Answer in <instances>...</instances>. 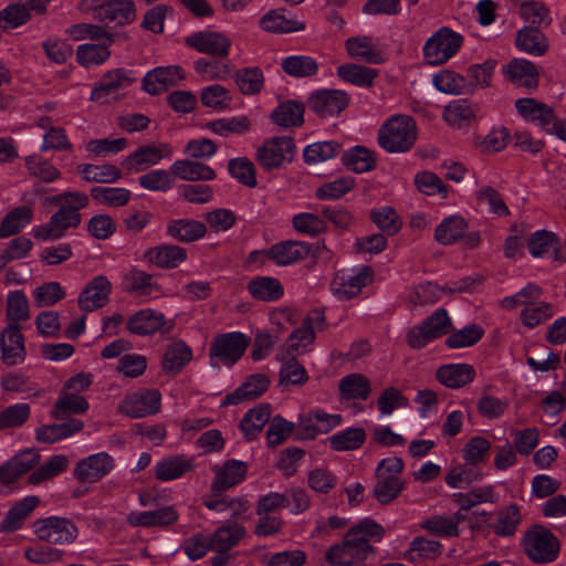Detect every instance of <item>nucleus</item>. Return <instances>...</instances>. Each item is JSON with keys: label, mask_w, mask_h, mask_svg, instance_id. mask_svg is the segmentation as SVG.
<instances>
[{"label": "nucleus", "mask_w": 566, "mask_h": 566, "mask_svg": "<svg viewBox=\"0 0 566 566\" xmlns=\"http://www.w3.org/2000/svg\"><path fill=\"white\" fill-rule=\"evenodd\" d=\"M264 253L276 265L286 266L306 259L311 253V247L302 241L287 240L273 244Z\"/></svg>", "instance_id": "obj_24"}, {"label": "nucleus", "mask_w": 566, "mask_h": 566, "mask_svg": "<svg viewBox=\"0 0 566 566\" xmlns=\"http://www.w3.org/2000/svg\"><path fill=\"white\" fill-rule=\"evenodd\" d=\"M161 395L158 390L142 389L129 394L119 405V411L130 418H144L157 413Z\"/></svg>", "instance_id": "obj_12"}, {"label": "nucleus", "mask_w": 566, "mask_h": 566, "mask_svg": "<svg viewBox=\"0 0 566 566\" xmlns=\"http://www.w3.org/2000/svg\"><path fill=\"white\" fill-rule=\"evenodd\" d=\"M510 80L530 90L538 86V70L534 63L525 59H514L507 65Z\"/></svg>", "instance_id": "obj_36"}, {"label": "nucleus", "mask_w": 566, "mask_h": 566, "mask_svg": "<svg viewBox=\"0 0 566 566\" xmlns=\"http://www.w3.org/2000/svg\"><path fill=\"white\" fill-rule=\"evenodd\" d=\"M65 33L74 41H83L85 39H90L92 41H102L107 44H113L116 42L123 43L130 39L128 32L119 31L113 32L106 25L102 23H76L70 25Z\"/></svg>", "instance_id": "obj_17"}, {"label": "nucleus", "mask_w": 566, "mask_h": 566, "mask_svg": "<svg viewBox=\"0 0 566 566\" xmlns=\"http://www.w3.org/2000/svg\"><path fill=\"white\" fill-rule=\"evenodd\" d=\"M296 146L290 136H276L266 139L258 149L256 160L260 166L271 171L283 166L284 161L291 163L294 159Z\"/></svg>", "instance_id": "obj_8"}, {"label": "nucleus", "mask_w": 566, "mask_h": 566, "mask_svg": "<svg viewBox=\"0 0 566 566\" xmlns=\"http://www.w3.org/2000/svg\"><path fill=\"white\" fill-rule=\"evenodd\" d=\"M109 45L111 44H107L106 42L99 44L86 43L78 45L76 49V60L85 67L103 64L111 56V51L108 49Z\"/></svg>", "instance_id": "obj_56"}, {"label": "nucleus", "mask_w": 566, "mask_h": 566, "mask_svg": "<svg viewBox=\"0 0 566 566\" xmlns=\"http://www.w3.org/2000/svg\"><path fill=\"white\" fill-rule=\"evenodd\" d=\"M373 490L375 499L380 504H389L395 501L405 489L406 482L394 474H379Z\"/></svg>", "instance_id": "obj_39"}, {"label": "nucleus", "mask_w": 566, "mask_h": 566, "mask_svg": "<svg viewBox=\"0 0 566 566\" xmlns=\"http://www.w3.org/2000/svg\"><path fill=\"white\" fill-rule=\"evenodd\" d=\"M172 148L169 144L147 145L137 148L129 154L122 163L127 170L140 171L158 164L163 158H169Z\"/></svg>", "instance_id": "obj_19"}, {"label": "nucleus", "mask_w": 566, "mask_h": 566, "mask_svg": "<svg viewBox=\"0 0 566 566\" xmlns=\"http://www.w3.org/2000/svg\"><path fill=\"white\" fill-rule=\"evenodd\" d=\"M185 43L200 53L217 59L227 57L231 48V40L226 34L210 30L190 34L185 39Z\"/></svg>", "instance_id": "obj_15"}, {"label": "nucleus", "mask_w": 566, "mask_h": 566, "mask_svg": "<svg viewBox=\"0 0 566 566\" xmlns=\"http://www.w3.org/2000/svg\"><path fill=\"white\" fill-rule=\"evenodd\" d=\"M114 459L106 452L92 454L76 463L74 478L80 482L95 483L114 469Z\"/></svg>", "instance_id": "obj_18"}, {"label": "nucleus", "mask_w": 566, "mask_h": 566, "mask_svg": "<svg viewBox=\"0 0 566 566\" xmlns=\"http://www.w3.org/2000/svg\"><path fill=\"white\" fill-rule=\"evenodd\" d=\"M373 269L368 265L361 266L355 275L337 272L331 282V291L339 300H350L373 281Z\"/></svg>", "instance_id": "obj_16"}, {"label": "nucleus", "mask_w": 566, "mask_h": 566, "mask_svg": "<svg viewBox=\"0 0 566 566\" xmlns=\"http://www.w3.org/2000/svg\"><path fill=\"white\" fill-rule=\"evenodd\" d=\"M112 284L104 275L95 276L87 283L78 296V306L85 312H93L109 301Z\"/></svg>", "instance_id": "obj_23"}, {"label": "nucleus", "mask_w": 566, "mask_h": 566, "mask_svg": "<svg viewBox=\"0 0 566 566\" xmlns=\"http://www.w3.org/2000/svg\"><path fill=\"white\" fill-rule=\"evenodd\" d=\"M349 104V96L340 90H321L311 94L308 108L321 118L339 115Z\"/></svg>", "instance_id": "obj_14"}, {"label": "nucleus", "mask_w": 566, "mask_h": 566, "mask_svg": "<svg viewBox=\"0 0 566 566\" xmlns=\"http://www.w3.org/2000/svg\"><path fill=\"white\" fill-rule=\"evenodd\" d=\"M347 53L366 63H381V52L374 45L368 36H355L346 40Z\"/></svg>", "instance_id": "obj_43"}, {"label": "nucleus", "mask_w": 566, "mask_h": 566, "mask_svg": "<svg viewBox=\"0 0 566 566\" xmlns=\"http://www.w3.org/2000/svg\"><path fill=\"white\" fill-rule=\"evenodd\" d=\"M468 224L465 220L458 216L444 219L434 231V239L440 244H452L464 237Z\"/></svg>", "instance_id": "obj_48"}, {"label": "nucleus", "mask_w": 566, "mask_h": 566, "mask_svg": "<svg viewBox=\"0 0 566 566\" xmlns=\"http://www.w3.org/2000/svg\"><path fill=\"white\" fill-rule=\"evenodd\" d=\"M522 545L526 556L539 565L554 562L560 549L557 537L543 525H534L527 530Z\"/></svg>", "instance_id": "obj_5"}, {"label": "nucleus", "mask_w": 566, "mask_h": 566, "mask_svg": "<svg viewBox=\"0 0 566 566\" xmlns=\"http://www.w3.org/2000/svg\"><path fill=\"white\" fill-rule=\"evenodd\" d=\"M144 258L158 268L174 269L186 260L187 251L179 245L163 244L147 249L144 253Z\"/></svg>", "instance_id": "obj_30"}, {"label": "nucleus", "mask_w": 566, "mask_h": 566, "mask_svg": "<svg viewBox=\"0 0 566 566\" xmlns=\"http://www.w3.org/2000/svg\"><path fill=\"white\" fill-rule=\"evenodd\" d=\"M366 440L363 428H348L329 438L331 448L335 451H349L359 449Z\"/></svg>", "instance_id": "obj_57"}, {"label": "nucleus", "mask_w": 566, "mask_h": 566, "mask_svg": "<svg viewBox=\"0 0 566 566\" xmlns=\"http://www.w3.org/2000/svg\"><path fill=\"white\" fill-rule=\"evenodd\" d=\"M82 217L80 212L60 207L48 223L34 228L32 234L39 241H55L62 238L70 228H77Z\"/></svg>", "instance_id": "obj_11"}, {"label": "nucleus", "mask_w": 566, "mask_h": 566, "mask_svg": "<svg viewBox=\"0 0 566 566\" xmlns=\"http://www.w3.org/2000/svg\"><path fill=\"white\" fill-rule=\"evenodd\" d=\"M462 42V35L449 28H441L426 42L423 55L429 64L446 63L460 50Z\"/></svg>", "instance_id": "obj_9"}, {"label": "nucleus", "mask_w": 566, "mask_h": 566, "mask_svg": "<svg viewBox=\"0 0 566 566\" xmlns=\"http://www.w3.org/2000/svg\"><path fill=\"white\" fill-rule=\"evenodd\" d=\"M77 170L82 175L83 179L90 182H114L122 177L120 170L116 166L111 164L102 166L82 164L77 167Z\"/></svg>", "instance_id": "obj_53"}, {"label": "nucleus", "mask_w": 566, "mask_h": 566, "mask_svg": "<svg viewBox=\"0 0 566 566\" xmlns=\"http://www.w3.org/2000/svg\"><path fill=\"white\" fill-rule=\"evenodd\" d=\"M276 358L284 361L280 370L281 385H303L307 381L308 377L305 368L293 355L281 352L276 355Z\"/></svg>", "instance_id": "obj_46"}, {"label": "nucleus", "mask_w": 566, "mask_h": 566, "mask_svg": "<svg viewBox=\"0 0 566 566\" xmlns=\"http://www.w3.org/2000/svg\"><path fill=\"white\" fill-rule=\"evenodd\" d=\"M371 221L387 235H395L402 227V221L391 207H381L370 211Z\"/></svg>", "instance_id": "obj_61"}, {"label": "nucleus", "mask_w": 566, "mask_h": 566, "mask_svg": "<svg viewBox=\"0 0 566 566\" xmlns=\"http://www.w3.org/2000/svg\"><path fill=\"white\" fill-rule=\"evenodd\" d=\"M90 195L97 202L109 207H123L132 197L128 189L112 187H93Z\"/></svg>", "instance_id": "obj_60"}, {"label": "nucleus", "mask_w": 566, "mask_h": 566, "mask_svg": "<svg viewBox=\"0 0 566 566\" xmlns=\"http://www.w3.org/2000/svg\"><path fill=\"white\" fill-rule=\"evenodd\" d=\"M438 381L448 388H461L473 381L475 370L469 364H449L437 369Z\"/></svg>", "instance_id": "obj_28"}, {"label": "nucleus", "mask_w": 566, "mask_h": 566, "mask_svg": "<svg viewBox=\"0 0 566 566\" xmlns=\"http://www.w3.org/2000/svg\"><path fill=\"white\" fill-rule=\"evenodd\" d=\"M123 284L127 292L137 295H149L153 289L156 287L153 276L136 268L124 275Z\"/></svg>", "instance_id": "obj_64"}, {"label": "nucleus", "mask_w": 566, "mask_h": 566, "mask_svg": "<svg viewBox=\"0 0 566 566\" xmlns=\"http://www.w3.org/2000/svg\"><path fill=\"white\" fill-rule=\"evenodd\" d=\"M170 171L178 178L187 181H210L216 178L214 170L200 161L192 160H177L171 167Z\"/></svg>", "instance_id": "obj_34"}, {"label": "nucleus", "mask_w": 566, "mask_h": 566, "mask_svg": "<svg viewBox=\"0 0 566 566\" xmlns=\"http://www.w3.org/2000/svg\"><path fill=\"white\" fill-rule=\"evenodd\" d=\"M164 314L145 308L133 314L126 323L127 331L135 335H151L158 332L165 325Z\"/></svg>", "instance_id": "obj_27"}, {"label": "nucleus", "mask_w": 566, "mask_h": 566, "mask_svg": "<svg viewBox=\"0 0 566 566\" xmlns=\"http://www.w3.org/2000/svg\"><path fill=\"white\" fill-rule=\"evenodd\" d=\"M41 455L36 449H27L13 455L0 465V482L4 485L19 480L40 463Z\"/></svg>", "instance_id": "obj_20"}, {"label": "nucleus", "mask_w": 566, "mask_h": 566, "mask_svg": "<svg viewBox=\"0 0 566 566\" xmlns=\"http://www.w3.org/2000/svg\"><path fill=\"white\" fill-rule=\"evenodd\" d=\"M88 409V402L82 396L77 394H64L62 392L59 399L55 401L51 415L56 420L67 419L71 415H81L86 412Z\"/></svg>", "instance_id": "obj_41"}, {"label": "nucleus", "mask_w": 566, "mask_h": 566, "mask_svg": "<svg viewBox=\"0 0 566 566\" xmlns=\"http://www.w3.org/2000/svg\"><path fill=\"white\" fill-rule=\"evenodd\" d=\"M281 66L290 76L310 77L317 73V62L306 55H292L282 60Z\"/></svg>", "instance_id": "obj_55"}, {"label": "nucleus", "mask_w": 566, "mask_h": 566, "mask_svg": "<svg viewBox=\"0 0 566 566\" xmlns=\"http://www.w3.org/2000/svg\"><path fill=\"white\" fill-rule=\"evenodd\" d=\"M233 78L239 91L244 95L258 94L263 88L264 75L258 66L240 69L234 73Z\"/></svg>", "instance_id": "obj_51"}, {"label": "nucleus", "mask_w": 566, "mask_h": 566, "mask_svg": "<svg viewBox=\"0 0 566 566\" xmlns=\"http://www.w3.org/2000/svg\"><path fill=\"white\" fill-rule=\"evenodd\" d=\"M248 472V464L243 461L230 459L217 470L211 490L216 496L223 491L241 483Z\"/></svg>", "instance_id": "obj_26"}, {"label": "nucleus", "mask_w": 566, "mask_h": 566, "mask_svg": "<svg viewBox=\"0 0 566 566\" xmlns=\"http://www.w3.org/2000/svg\"><path fill=\"white\" fill-rule=\"evenodd\" d=\"M33 211L28 206H20L10 211L0 223V238H8L20 232L31 222Z\"/></svg>", "instance_id": "obj_52"}, {"label": "nucleus", "mask_w": 566, "mask_h": 566, "mask_svg": "<svg viewBox=\"0 0 566 566\" xmlns=\"http://www.w3.org/2000/svg\"><path fill=\"white\" fill-rule=\"evenodd\" d=\"M184 78L182 69L177 65L156 67L144 76L143 90L150 95L166 92Z\"/></svg>", "instance_id": "obj_22"}, {"label": "nucleus", "mask_w": 566, "mask_h": 566, "mask_svg": "<svg viewBox=\"0 0 566 566\" xmlns=\"http://www.w3.org/2000/svg\"><path fill=\"white\" fill-rule=\"evenodd\" d=\"M271 420V406L261 403L250 409L240 421V429L248 440L254 439Z\"/></svg>", "instance_id": "obj_38"}, {"label": "nucleus", "mask_w": 566, "mask_h": 566, "mask_svg": "<svg viewBox=\"0 0 566 566\" xmlns=\"http://www.w3.org/2000/svg\"><path fill=\"white\" fill-rule=\"evenodd\" d=\"M40 499L35 495L27 496L15 503L7 513L0 524V531L11 533L23 525L24 520L38 506Z\"/></svg>", "instance_id": "obj_33"}, {"label": "nucleus", "mask_w": 566, "mask_h": 566, "mask_svg": "<svg viewBox=\"0 0 566 566\" xmlns=\"http://www.w3.org/2000/svg\"><path fill=\"white\" fill-rule=\"evenodd\" d=\"M452 322L444 308H438L421 324L412 326L406 334V343L412 349H421L432 340L449 334Z\"/></svg>", "instance_id": "obj_7"}, {"label": "nucleus", "mask_w": 566, "mask_h": 566, "mask_svg": "<svg viewBox=\"0 0 566 566\" xmlns=\"http://www.w3.org/2000/svg\"><path fill=\"white\" fill-rule=\"evenodd\" d=\"M483 335L484 329L481 325L471 324L449 335L446 345L452 349L470 347L480 342Z\"/></svg>", "instance_id": "obj_59"}, {"label": "nucleus", "mask_w": 566, "mask_h": 566, "mask_svg": "<svg viewBox=\"0 0 566 566\" xmlns=\"http://www.w3.org/2000/svg\"><path fill=\"white\" fill-rule=\"evenodd\" d=\"M29 403L19 402L0 410V430L22 427L30 418Z\"/></svg>", "instance_id": "obj_62"}, {"label": "nucleus", "mask_w": 566, "mask_h": 566, "mask_svg": "<svg viewBox=\"0 0 566 566\" xmlns=\"http://www.w3.org/2000/svg\"><path fill=\"white\" fill-rule=\"evenodd\" d=\"M81 10L92 13L98 23L115 27H125L137 18V10L133 0H82Z\"/></svg>", "instance_id": "obj_2"}, {"label": "nucleus", "mask_w": 566, "mask_h": 566, "mask_svg": "<svg viewBox=\"0 0 566 566\" xmlns=\"http://www.w3.org/2000/svg\"><path fill=\"white\" fill-rule=\"evenodd\" d=\"M1 360L13 366L24 361L27 352L19 324H9L0 336Z\"/></svg>", "instance_id": "obj_21"}, {"label": "nucleus", "mask_w": 566, "mask_h": 566, "mask_svg": "<svg viewBox=\"0 0 566 566\" xmlns=\"http://www.w3.org/2000/svg\"><path fill=\"white\" fill-rule=\"evenodd\" d=\"M305 107L296 101H285L280 103L271 113V120L282 127H300L304 123Z\"/></svg>", "instance_id": "obj_31"}, {"label": "nucleus", "mask_w": 566, "mask_h": 566, "mask_svg": "<svg viewBox=\"0 0 566 566\" xmlns=\"http://www.w3.org/2000/svg\"><path fill=\"white\" fill-rule=\"evenodd\" d=\"M475 116L474 106L468 99H457L449 103L443 111V118L453 127H462Z\"/></svg>", "instance_id": "obj_54"}, {"label": "nucleus", "mask_w": 566, "mask_h": 566, "mask_svg": "<svg viewBox=\"0 0 566 566\" xmlns=\"http://www.w3.org/2000/svg\"><path fill=\"white\" fill-rule=\"evenodd\" d=\"M192 462L184 455L163 459L156 464L155 475L159 481L178 479L192 469Z\"/></svg>", "instance_id": "obj_44"}, {"label": "nucleus", "mask_w": 566, "mask_h": 566, "mask_svg": "<svg viewBox=\"0 0 566 566\" xmlns=\"http://www.w3.org/2000/svg\"><path fill=\"white\" fill-rule=\"evenodd\" d=\"M515 44L520 51L541 56L548 50V42L544 33L534 25H525L516 34Z\"/></svg>", "instance_id": "obj_32"}, {"label": "nucleus", "mask_w": 566, "mask_h": 566, "mask_svg": "<svg viewBox=\"0 0 566 566\" xmlns=\"http://www.w3.org/2000/svg\"><path fill=\"white\" fill-rule=\"evenodd\" d=\"M441 554V544L438 541L416 537L410 548L406 552V558L416 563L420 559H432Z\"/></svg>", "instance_id": "obj_63"}, {"label": "nucleus", "mask_w": 566, "mask_h": 566, "mask_svg": "<svg viewBox=\"0 0 566 566\" xmlns=\"http://www.w3.org/2000/svg\"><path fill=\"white\" fill-rule=\"evenodd\" d=\"M385 528L373 518H364L350 527L343 542L332 545L325 554V559L333 566H352L361 563L375 553L370 542H380Z\"/></svg>", "instance_id": "obj_1"}, {"label": "nucleus", "mask_w": 566, "mask_h": 566, "mask_svg": "<svg viewBox=\"0 0 566 566\" xmlns=\"http://www.w3.org/2000/svg\"><path fill=\"white\" fill-rule=\"evenodd\" d=\"M338 387L342 398L347 400H366L371 390L368 378L361 374H350L342 378Z\"/></svg>", "instance_id": "obj_45"}, {"label": "nucleus", "mask_w": 566, "mask_h": 566, "mask_svg": "<svg viewBox=\"0 0 566 566\" xmlns=\"http://www.w3.org/2000/svg\"><path fill=\"white\" fill-rule=\"evenodd\" d=\"M515 108L523 119L535 124L543 132L549 135H556L565 142L566 120L557 119L552 106L533 97H523L516 99Z\"/></svg>", "instance_id": "obj_3"}, {"label": "nucleus", "mask_w": 566, "mask_h": 566, "mask_svg": "<svg viewBox=\"0 0 566 566\" xmlns=\"http://www.w3.org/2000/svg\"><path fill=\"white\" fill-rule=\"evenodd\" d=\"M132 74V71L122 67L107 71L92 90L90 101L101 105L122 101L127 88L135 82Z\"/></svg>", "instance_id": "obj_6"}, {"label": "nucleus", "mask_w": 566, "mask_h": 566, "mask_svg": "<svg viewBox=\"0 0 566 566\" xmlns=\"http://www.w3.org/2000/svg\"><path fill=\"white\" fill-rule=\"evenodd\" d=\"M263 30L272 33H290L305 29V24L297 20L287 19L282 11L272 10L261 18Z\"/></svg>", "instance_id": "obj_50"}, {"label": "nucleus", "mask_w": 566, "mask_h": 566, "mask_svg": "<svg viewBox=\"0 0 566 566\" xmlns=\"http://www.w3.org/2000/svg\"><path fill=\"white\" fill-rule=\"evenodd\" d=\"M206 233V224L195 219H175L167 223V234L178 242L191 243Z\"/></svg>", "instance_id": "obj_29"}, {"label": "nucleus", "mask_w": 566, "mask_h": 566, "mask_svg": "<svg viewBox=\"0 0 566 566\" xmlns=\"http://www.w3.org/2000/svg\"><path fill=\"white\" fill-rule=\"evenodd\" d=\"M521 522L522 514L518 506L510 504L497 512L496 522L492 524V530L497 536L510 537L516 533Z\"/></svg>", "instance_id": "obj_47"}, {"label": "nucleus", "mask_w": 566, "mask_h": 566, "mask_svg": "<svg viewBox=\"0 0 566 566\" xmlns=\"http://www.w3.org/2000/svg\"><path fill=\"white\" fill-rule=\"evenodd\" d=\"M249 293L259 301L274 302L283 296L284 287L272 276H258L248 284Z\"/></svg>", "instance_id": "obj_37"}, {"label": "nucleus", "mask_w": 566, "mask_h": 566, "mask_svg": "<svg viewBox=\"0 0 566 566\" xmlns=\"http://www.w3.org/2000/svg\"><path fill=\"white\" fill-rule=\"evenodd\" d=\"M192 359L191 348L182 340L167 345L161 361L163 369L171 375L178 374Z\"/></svg>", "instance_id": "obj_35"}, {"label": "nucleus", "mask_w": 566, "mask_h": 566, "mask_svg": "<svg viewBox=\"0 0 566 566\" xmlns=\"http://www.w3.org/2000/svg\"><path fill=\"white\" fill-rule=\"evenodd\" d=\"M417 139L416 123L410 116L389 118L379 129L378 143L388 153L409 150Z\"/></svg>", "instance_id": "obj_4"}, {"label": "nucleus", "mask_w": 566, "mask_h": 566, "mask_svg": "<svg viewBox=\"0 0 566 566\" xmlns=\"http://www.w3.org/2000/svg\"><path fill=\"white\" fill-rule=\"evenodd\" d=\"M342 163L356 174L371 171L376 168L374 153L363 146H355L350 150L345 151L342 156Z\"/></svg>", "instance_id": "obj_42"}, {"label": "nucleus", "mask_w": 566, "mask_h": 566, "mask_svg": "<svg viewBox=\"0 0 566 566\" xmlns=\"http://www.w3.org/2000/svg\"><path fill=\"white\" fill-rule=\"evenodd\" d=\"M245 535V528L238 523H229L218 527L209 538L211 549L229 551Z\"/></svg>", "instance_id": "obj_40"}, {"label": "nucleus", "mask_w": 566, "mask_h": 566, "mask_svg": "<svg viewBox=\"0 0 566 566\" xmlns=\"http://www.w3.org/2000/svg\"><path fill=\"white\" fill-rule=\"evenodd\" d=\"M33 530L40 541L55 545H69L78 535V530L71 520L59 516L36 521Z\"/></svg>", "instance_id": "obj_10"}, {"label": "nucleus", "mask_w": 566, "mask_h": 566, "mask_svg": "<svg viewBox=\"0 0 566 566\" xmlns=\"http://www.w3.org/2000/svg\"><path fill=\"white\" fill-rule=\"evenodd\" d=\"M337 75L346 82L361 87H370L378 75V71L354 63L343 64L337 69Z\"/></svg>", "instance_id": "obj_49"}, {"label": "nucleus", "mask_w": 566, "mask_h": 566, "mask_svg": "<svg viewBox=\"0 0 566 566\" xmlns=\"http://www.w3.org/2000/svg\"><path fill=\"white\" fill-rule=\"evenodd\" d=\"M269 386L270 379L266 375H251L240 387L224 397L221 406L238 405L243 401L254 400L261 397L268 390Z\"/></svg>", "instance_id": "obj_25"}, {"label": "nucleus", "mask_w": 566, "mask_h": 566, "mask_svg": "<svg viewBox=\"0 0 566 566\" xmlns=\"http://www.w3.org/2000/svg\"><path fill=\"white\" fill-rule=\"evenodd\" d=\"M249 345V338L241 333H228L217 336L209 349L211 358H218L231 366L241 358Z\"/></svg>", "instance_id": "obj_13"}, {"label": "nucleus", "mask_w": 566, "mask_h": 566, "mask_svg": "<svg viewBox=\"0 0 566 566\" xmlns=\"http://www.w3.org/2000/svg\"><path fill=\"white\" fill-rule=\"evenodd\" d=\"M433 84L440 92L448 94H465L471 93L465 78L449 70L439 72L433 77Z\"/></svg>", "instance_id": "obj_58"}]
</instances>
